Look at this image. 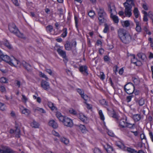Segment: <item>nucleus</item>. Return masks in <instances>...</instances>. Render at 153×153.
<instances>
[{"label":"nucleus","mask_w":153,"mask_h":153,"mask_svg":"<svg viewBox=\"0 0 153 153\" xmlns=\"http://www.w3.org/2000/svg\"><path fill=\"white\" fill-rule=\"evenodd\" d=\"M74 20L75 21V26L78 31L79 30L78 27V19L77 17L76 16H74Z\"/></svg>","instance_id":"nucleus-42"},{"label":"nucleus","mask_w":153,"mask_h":153,"mask_svg":"<svg viewBox=\"0 0 153 153\" xmlns=\"http://www.w3.org/2000/svg\"><path fill=\"white\" fill-rule=\"evenodd\" d=\"M22 113L23 114L27 113L29 114L30 113V111L27 108H25L22 111Z\"/></svg>","instance_id":"nucleus-44"},{"label":"nucleus","mask_w":153,"mask_h":153,"mask_svg":"<svg viewBox=\"0 0 153 153\" xmlns=\"http://www.w3.org/2000/svg\"><path fill=\"white\" fill-rule=\"evenodd\" d=\"M98 14L99 25H100L102 24L105 23L107 21V14L103 7H99L98 11Z\"/></svg>","instance_id":"nucleus-3"},{"label":"nucleus","mask_w":153,"mask_h":153,"mask_svg":"<svg viewBox=\"0 0 153 153\" xmlns=\"http://www.w3.org/2000/svg\"><path fill=\"white\" fill-rule=\"evenodd\" d=\"M60 140L61 142L65 144H67L69 142L68 140L64 137H61Z\"/></svg>","instance_id":"nucleus-37"},{"label":"nucleus","mask_w":153,"mask_h":153,"mask_svg":"<svg viewBox=\"0 0 153 153\" xmlns=\"http://www.w3.org/2000/svg\"><path fill=\"white\" fill-rule=\"evenodd\" d=\"M132 10H125L124 13L126 16L130 17L132 15Z\"/></svg>","instance_id":"nucleus-26"},{"label":"nucleus","mask_w":153,"mask_h":153,"mask_svg":"<svg viewBox=\"0 0 153 153\" xmlns=\"http://www.w3.org/2000/svg\"><path fill=\"white\" fill-rule=\"evenodd\" d=\"M135 87L134 85L131 82L128 83L124 87V91L128 94H133L134 91Z\"/></svg>","instance_id":"nucleus-4"},{"label":"nucleus","mask_w":153,"mask_h":153,"mask_svg":"<svg viewBox=\"0 0 153 153\" xmlns=\"http://www.w3.org/2000/svg\"><path fill=\"white\" fill-rule=\"evenodd\" d=\"M52 133L55 136L58 137H60V135L59 134L58 132H56L55 131H53Z\"/></svg>","instance_id":"nucleus-63"},{"label":"nucleus","mask_w":153,"mask_h":153,"mask_svg":"<svg viewBox=\"0 0 153 153\" xmlns=\"http://www.w3.org/2000/svg\"><path fill=\"white\" fill-rule=\"evenodd\" d=\"M135 101L136 103H137L140 106H142L144 104V100L142 98H138L137 97H135Z\"/></svg>","instance_id":"nucleus-16"},{"label":"nucleus","mask_w":153,"mask_h":153,"mask_svg":"<svg viewBox=\"0 0 153 153\" xmlns=\"http://www.w3.org/2000/svg\"><path fill=\"white\" fill-rule=\"evenodd\" d=\"M134 15L136 18H137L139 17V11L137 7H135L133 10Z\"/></svg>","instance_id":"nucleus-29"},{"label":"nucleus","mask_w":153,"mask_h":153,"mask_svg":"<svg viewBox=\"0 0 153 153\" xmlns=\"http://www.w3.org/2000/svg\"><path fill=\"white\" fill-rule=\"evenodd\" d=\"M133 58L131 59V62L135 64L136 66H140L142 65V62L141 61L138 60L135 57L134 55H133Z\"/></svg>","instance_id":"nucleus-11"},{"label":"nucleus","mask_w":153,"mask_h":153,"mask_svg":"<svg viewBox=\"0 0 153 153\" xmlns=\"http://www.w3.org/2000/svg\"><path fill=\"white\" fill-rule=\"evenodd\" d=\"M72 46V45L71 46L70 42L68 41H66V43L64 45L65 49L67 51L71 50Z\"/></svg>","instance_id":"nucleus-21"},{"label":"nucleus","mask_w":153,"mask_h":153,"mask_svg":"<svg viewBox=\"0 0 153 153\" xmlns=\"http://www.w3.org/2000/svg\"><path fill=\"white\" fill-rule=\"evenodd\" d=\"M41 86L45 90H48L50 88L49 83L44 80H42L41 81Z\"/></svg>","instance_id":"nucleus-12"},{"label":"nucleus","mask_w":153,"mask_h":153,"mask_svg":"<svg viewBox=\"0 0 153 153\" xmlns=\"http://www.w3.org/2000/svg\"><path fill=\"white\" fill-rule=\"evenodd\" d=\"M104 60L105 62L110 61L111 59L107 55H105L103 57Z\"/></svg>","instance_id":"nucleus-49"},{"label":"nucleus","mask_w":153,"mask_h":153,"mask_svg":"<svg viewBox=\"0 0 153 153\" xmlns=\"http://www.w3.org/2000/svg\"><path fill=\"white\" fill-rule=\"evenodd\" d=\"M137 56L140 59H141L142 61H141L142 62V63L146 62L147 58L145 54L142 53H138L137 54Z\"/></svg>","instance_id":"nucleus-15"},{"label":"nucleus","mask_w":153,"mask_h":153,"mask_svg":"<svg viewBox=\"0 0 153 153\" xmlns=\"http://www.w3.org/2000/svg\"><path fill=\"white\" fill-rule=\"evenodd\" d=\"M48 105L52 111L56 107L54 106L53 103L51 102H48Z\"/></svg>","instance_id":"nucleus-32"},{"label":"nucleus","mask_w":153,"mask_h":153,"mask_svg":"<svg viewBox=\"0 0 153 153\" xmlns=\"http://www.w3.org/2000/svg\"><path fill=\"white\" fill-rule=\"evenodd\" d=\"M36 110L39 111L40 112L43 113H46L45 111L42 108H38L36 109Z\"/></svg>","instance_id":"nucleus-55"},{"label":"nucleus","mask_w":153,"mask_h":153,"mask_svg":"<svg viewBox=\"0 0 153 153\" xmlns=\"http://www.w3.org/2000/svg\"><path fill=\"white\" fill-rule=\"evenodd\" d=\"M124 25L126 27H128L130 26V23L128 20H126L124 22Z\"/></svg>","instance_id":"nucleus-52"},{"label":"nucleus","mask_w":153,"mask_h":153,"mask_svg":"<svg viewBox=\"0 0 153 153\" xmlns=\"http://www.w3.org/2000/svg\"><path fill=\"white\" fill-rule=\"evenodd\" d=\"M8 29L11 33L15 35L18 37L22 38H25L23 34L19 31L18 28L14 23H12L9 24Z\"/></svg>","instance_id":"nucleus-2"},{"label":"nucleus","mask_w":153,"mask_h":153,"mask_svg":"<svg viewBox=\"0 0 153 153\" xmlns=\"http://www.w3.org/2000/svg\"><path fill=\"white\" fill-rule=\"evenodd\" d=\"M72 46L74 47V49L73 50H72L73 53L75 55H76L77 53V52L76 50V42L75 41H74L72 44Z\"/></svg>","instance_id":"nucleus-25"},{"label":"nucleus","mask_w":153,"mask_h":153,"mask_svg":"<svg viewBox=\"0 0 153 153\" xmlns=\"http://www.w3.org/2000/svg\"><path fill=\"white\" fill-rule=\"evenodd\" d=\"M77 92L81 95V96L84 94V91L81 89L79 88L77 89Z\"/></svg>","instance_id":"nucleus-56"},{"label":"nucleus","mask_w":153,"mask_h":153,"mask_svg":"<svg viewBox=\"0 0 153 153\" xmlns=\"http://www.w3.org/2000/svg\"><path fill=\"white\" fill-rule=\"evenodd\" d=\"M39 75L40 77L45 78L46 80H48V78L44 74L42 73L41 72H39Z\"/></svg>","instance_id":"nucleus-39"},{"label":"nucleus","mask_w":153,"mask_h":153,"mask_svg":"<svg viewBox=\"0 0 153 153\" xmlns=\"http://www.w3.org/2000/svg\"><path fill=\"white\" fill-rule=\"evenodd\" d=\"M118 36L122 42L125 44L129 43L132 41H134V39L132 38L128 32L123 28H120L117 31Z\"/></svg>","instance_id":"nucleus-1"},{"label":"nucleus","mask_w":153,"mask_h":153,"mask_svg":"<svg viewBox=\"0 0 153 153\" xmlns=\"http://www.w3.org/2000/svg\"><path fill=\"white\" fill-rule=\"evenodd\" d=\"M59 12V15L60 17H61V16L63 15V9L62 8H59L57 10Z\"/></svg>","instance_id":"nucleus-50"},{"label":"nucleus","mask_w":153,"mask_h":153,"mask_svg":"<svg viewBox=\"0 0 153 153\" xmlns=\"http://www.w3.org/2000/svg\"><path fill=\"white\" fill-rule=\"evenodd\" d=\"M79 129L82 133H85L87 131V130L84 125H80L79 126Z\"/></svg>","instance_id":"nucleus-23"},{"label":"nucleus","mask_w":153,"mask_h":153,"mask_svg":"<svg viewBox=\"0 0 153 153\" xmlns=\"http://www.w3.org/2000/svg\"><path fill=\"white\" fill-rule=\"evenodd\" d=\"M50 75H53V72L52 70L50 69H46L45 70Z\"/></svg>","instance_id":"nucleus-57"},{"label":"nucleus","mask_w":153,"mask_h":153,"mask_svg":"<svg viewBox=\"0 0 153 153\" xmlns=\"http://www.w3.org/2000/svg\"><path fill=\"white\" fill-rule=\"evenodd\" d=\"M149 135L150 136V138L151 139L152 141L153 142V135L152 132L151 131H149Z\"/></svg>","instance_id":"nucleus-64"},{"label":"nucleus","mask_w":153,"mask_h":153,"mask_svg":"<svg viewBox=\"0 0 153 153\" xmlns=\"http://www.w3.org/2000/svg\"><path fill=\"white\" fill-rule=\"evenodd\" d=\"M99 114L100 115V119L103 121L104 119H105V118H104V116L103 114V113L102 112V111L101 110H100L99 111Z\"/></svg>","instance_id":"nucleus-41"},{"label":"nucleus","mask_w":153,"mask_h":153,"mask_svg":"<svg viewBox=\"0 0 153 153\" xmlns=\"http://www.w3.org/2000/svg\"><path fill=\"white\" fill-rule=\"evenodd\" d=\"M79 119L83 122L85 123H86L87 121V118L84 115H80L79 116Z\"/></svg>","instance_id":"nucleus-33"},{"label":"nucleus","mask_w":153,"mask_h":153,"mask_svg":"<svg viewBox=\"0 0 153 153\" xmlns=\"http://www.w3.org/2000/svg\"><path fill=\"white\" fill-rule=\"evenodd\" d=\"M81 97L85 101L88 100V96L86 95H85L84 94L82 95Z\"/></svg>","instance_id":"nucleus-62"},{"label":"nucleus","mask_w":153,"mask_h":153,"mask_svg":"<svg viewBox=\"0 0 153 153\" xmlns=\"http://www.w3.org/2000/svg\"><path fill=\"white\" fill-rule=\"evenodd\" d=\"M95 14V12L92 10H91L88 13V16L91 18H94V16Z\"/></svg>","instance_id":"nucleus-40"},{"label":"nucleus","mask_w":153,"mask_h":153,"mask_svg":"<svg viewBox=\"0 0 153 153\" xmlns=\"http://www.w3.org/2000/svg\"><path fill=\"white\" fill-rule=\"evenodd\" d=\"M20 125V123L19 122H15V128H20L19 126Z\"/></svg>","instance_id":"nucleus-61"},{"label":"nucleus","mask_w":153,"mask_h":153,"mask_svg":"<svg viewBox=\"0 0 153 153\" xmlns=\"http://www.w3.org/2000/svg\"><path fill=\"white\" fill-rule=\"evenodd\" d=\"M79 70L80 72L84 75L87 76L88 75V67L86 65L80 66Z\"/></svg>","instance_id":"nucleus-9"},{"label":"nucleus","mask_w":153,"mask_h":153,"mask_svg":"<svg viewBox=\"0 0 153 153\" xmlns=\"http://www.w3.org/2000/svg\"><path fill=\"white\" fill-rule=\"evenodd\" d=\"M105 28L103 30V32L104 33H106L107 31L109 30V28L106 23H105L104 24Z\"/></svg>","instance_id":"nucleus-45"},{"label":"nucleus","mask_w":153,"mask_h":153,"mask_svg":"<svg viewBox=\"0 0 153 153\" xmlns=\"http://www.w3.org/2000/svg\"><path fill=\"white\" fill-rule=\"evenodd\" d=\"M0 55L1 61L3 60L8 63L9 65L12 66H15L12 60L10 59L9 56L7 55H4L3 53Z\"/></svg>","instance_id":"nucleus-5"},{"label":"nucleus","mask_w":153,"mask_h":153,"mask_svg":"<svg viewBox=\"0 0 153 153\" xmlns=\"http://www.w3.org/2000/svg\"><path fill=\"white\" fill-rule=\"evenodd\" d=\"M94 153H101V150L98 148H95L94 150Z\"/></svg>","instance_id":"nucleus-53"},{"label":"nucleus","mask_w":153,"mask_h":153,"mask_svg":"<svg viewBox=\"0 0 153 153\" xmlns=\"http://www.w3.org/2000/svg\"><path fill=\"white\" fill-rule=\"evenodd\" d=\"M47 31L48 33H51L53 29V26L51 25L47 26L46 28Z\"/></svg>","instance_id":"nucleus-31"},{"label":"nucleus","mask_w":153,"mask_h":153,"mask_svg":"<svg viewBox=\"0 0 153 153\" xmlns=\"http://www.w3.org/2000/svg\"><path fill=\"white\" fill-rule=\"evenodd\" d=\"M148 16L151 19H153L152 17L153 16V14L151 11H149Z\"/></svg>","instance_id":"nucleus-59"},{"label":"nucleus","mask_w":153,"mask_h":153,"mask_svg":"<svg viewBox=\"0 0 153 153\" xmlns=\"http://www.w3.org/2000/svg\"><path fill=\"white\" fill-rule=\"evenodd\" d=\"M136 30L138 32H140L141 31V24L139 23V22H136Z\"/></svg>","instance_id":"nucleus-27"},{"label":"nucleus","mask_w":153,"mask_h":153,"mask_svg":"<svg viewBox=\"0 0 153 153\" xmlns=\"http://www.w3.org/2000/svg\"><path fill=\"white\" fill-rule=\"evenodd\" d=\"M127 3H124L123 5L125 7V10H131L132 6L131 4H126Z\"/></svg>","instance_id":"nucleus-35"},{"label":"nucleus","mask_w":153,"mask_h":153,"mask_svg":"<svg viewBox=\"0 0 153 153\" xmlns=\"http://www.w3.org/2000/svg\"><path fill=\"white\" fill-rule=\"evenodd\" d=\"M0 81L1 83H7V78L4 77L1 78L0 79Z\"/></svg>","instance_id":"nucleus-47"},{"label":"nucleus","mask_w":153,"mask_h":153,"mask_svg":"<svg viewBox=\"0 0 153 153\" xmlns=\"http://www.w3.org/2000/svg\"><path fill=\"white\" fill-rule=\"evenodd\" d=\"M63 123L65 126L69 127H72L73 125L72 120L67 117L65 118Z\"/></svg>","instance_id":"nucleus-10"},{"label":"nucleus","mask_w":153,"mask_h":153,"mask_svg":"<svg viewBox=\"0 0 153 153\" xmlns=\"http://www.w3.org/2000/svg\"><path fill=\"white\" fill-rule=\"evenodd\" d=\"M13 3L16 6H19V4L18 2V0H11Z\"/></svg>","instance_id":"nucleus-58"},{"label":"nucleus","mask_w":153,"mask_h":153,"mask_svg":"<svg viewBox=\"0 0 153 153\" xmlns=\"http://www.w3.org/2000/svg\"><path fill=\"white\" fill-rule=\"evenodd\" d=\"M16 136L17 137H20L21 131L20 128H16V129L14 130Z\"/></svg>","instance_id":"nucleus-34"},{"label":"nucleus","mask_w":153,"mask_h":153,"mask_svg":"<svg viewBox=\"0 0 153 153\" xmlns=\"http://www.w3.org/2000/svg\"><path fill=\"white\" fill-rule=\"evenodd\" d=\"M117 146L122 149H123L124 150H126V147L123 144H122L121 145L117 144Z\"/></svg>","instance_id":"nucleus-54"},{"label":"nucleus","mask_w":153,"mask_h":153,"mask_svg":"<svg viewBox=\"0 0 153 153\" xmlns=\"http://www.w3.org/2000/svg\"><path fill=\"white\" fill-rule=\"evenodd\" d=\"M49 125L52 127L53 128H56L58 126L57 124L54 120L50 121L49 122Z\"/></svg>","instance_id":"nucleus-19"},{"label":"nucleus","mask_w":153,"mask_h":153,"mask_svg":"<svg viewBox=\"0 0 153 153\" xmlns=\"http://www.w3.org/2000/svg\"><path fill=\"white\" fill-rule=\"evenodd\" d=\"M140 138L141 140H142L143 139H145L146 140V143H147V141L146 140V137L144 134H141L140 135Z\"/></svg>","instance_id":"nucleus-60"},{"label":"nucleus","mask_w":153,"mask_h":153,"mask_svg":"<svg viewBox=\"0 0 153 153\" xmlns=\"http://www.w3.org/2000/svg\"><path fill=\"white\" fill-rule=\"evenodd\" d=\"M62 30L63 31V32L61 35V36L64 38L67 36L68 33L67 28H65L63 29Z\"/></svg>","instance_id":"nucleus-36"},{"label":"nucleus","mask_w":153,"mask_h":153,"mask_svg":"<svg viewBox=\"0 0 153 153\" xmlns=\"http://www.w3.org/2000/svg\"><path fill=\"white\" fill-rule=\"evenodd\" d=\"M126 150L129 153H145L142 150H139L138 151H137L134 149L130 147H126Z\"/></svg>","instance_id":"nucleus-14"},{"label":"nucleus","mask_w":153,"mask_h":153,"mask_svg":"<svg viewBox=\"0 0 153 153\" xmlns=\"http://www.w3.org/2000/svg\"><path fill=\"white\" fill-rule=\"evenodd\" d=\"M21 65L23 66L28 72L30 74L32 73L33 68L30 64L25 61H23L22 62Z\"/></svg>","instance_id":"nucleus-6"},{"label":"nucleus","mask_w":153,"mask_h":153,"mask_svg":"<svg viewBox=\"0 0 153 153\" xmlns=\"http://www.w3.org/2000/svg\"><path fill=\"white\" fill-rule=\"evenodd\" d=\"M126 121V119L120 120L119 121V126L122 128H126L125 126L127 123Z\"/></svg>","instance_id":"nucleus-20"},{"label":"nucleus","mask_w":153,"mask_h":153,"mask_svg":"<svg viewBox=\"0 0 153 153\" xmlns=\"http://www.w3.org/2000/svg\"><path fill=\"white\" fill-rule=\"evenodd\" d=\"M133 97V96L132 95L127 96L126 98V101L128 102H130L131 101L132 98Z\"/></svg>","instance_id":"nucleus-51"},{"label":"nucleus","mask_w":153,"mask_h":153,"mask_svg":"<svg viewBox=\"0 0 153 153\" xmlns=\"http://www.w3.org/2000/svg\"><path fill=\"white\" fill-rule=\"evenodd\" d=\"M4 45L8 49H11L12 48L11 45L7 40H6L4 43Z\"/></svg>","instance_id":"nucleus-38"},{"label":"nucleus","mask_w":153,"mask_h":153,"mask_svg":"<svg viewBox=\"0 0 153 153\" xmlns=\"http://www.w3.org/2000/svg\"><path fill=\"white\" fill-rule=\"evenodd\" d=\"M56 116L59 119V120L62 122V123L66 117L62 115L59 112H56Z\"/></svg>","instance_id":"nucleus-18"},{"label":"nucleus","mask_w":153,"mask_h":153,"mask_svg":"<svg viewBox=\"0 0 153 153\" xmlns=\"http://www.w3.org/2000/svg\"><path fill=\"white\" fill-rule=\"evenodd\" d=\"M108 114L110 116L115 119L117 121L119 120V116L114 109H112V111L108 113Z\"/></svg>","instance_id":"nucleus-13"},{"label":"nucleus","mask_w":153,"mask_h":153,"mask_svg":"<svg viewBox=\"0 0 153 153\" xmlns=\"http://www.w3.org/2000/svg\"><path fill=\"white\" fill-rule=\"evenodd\" d=\"M31 126L33 127L38 128L39 127V125L37 122H36L35 120H33V122L31 124Z\"/></svg>","instance_id":"nucleus-30"},{"label":"nucleus","mask_w":153,"mask_h":153,"mask_svg":"<svg viewBox=\"0 0 153 153\" xmlns=\"http://www.w3.org/2000/svg\"><path fill=\"white\" fill-rule=\"evenodd\" d=\"M100 102L101 104L107 106L108 105V103L104 99L100 100Z\"/></svg>","instance_id":"nucleus-48"},{"label":"nucleus","mask_w":153,"mask_h":153,"mask_svg":"<svg viewBox=\"0 0 153 153\" xmlns=\"http://www.w3.org/2000/svg\"><path fill=\"white\" fill-rule=\"evenodd\" d=\"M57 51L58 54L65 59L63 60L64 62L65 63H66L68 61V59L66 56V52L59 48L57 50Z\"/></svg>","instance_id":"nucleus-7"},{"label":"nucleus","mask_w":153,"mask_h":153,"mask_svg":"<svg viewBox=\"0 0 153 153\" xmlns=\"http://www.w3.org/2000/svg\"><path fill=\"white\" fill-rule=\"evenodd\" d=\"M1 147L2 149V153H15V151L7 146L1 145Z\"/></svg>","instance_id":"nucleus-8"},{"label":"nucleus","mask_w":153,"mask_h":153,"mask_svg":"<svg viewBox=\"0 0 153 153\" xmlns=\"http://www.w3.org/2000/svg\"><path fill=\"white\" fill-rule=\"evenodd\" d=\"M108 11L110 12L111 14L113 13H112V10L114 11H116V8L114 5H113L111 7L110 4H108Z\"/></svg>","instance_id":"nucleus-28"},{"label":"nucleus","mask_w":153,"mask_h":153,"mask_svg":"<svg viewBox=\"0 0 153 153\" xmlns=\"http://www.w3.org/2000/svg\"><path fill=\"white\" fill-rule=\"evenodd\" d=\"M69 112L70 113L73 115H76L77 114L76 111L72 108L70 109V110H69Z\"/></svg>","instance_id":"nucleus-43"},{"label":"nucleus","mask_w":153,"mask_h":153,"mask_svg":"<svg viewBox=\"0 0 153 153\" xmlns=\"http://www.w3.org/2000/svg\"><path fill=\"white\" fill-rule=\"evenodd\" d=\"M134 125V124H131L128 123L127 122L126 125L125 126L126 127H128L130 128H132L133 127V126Z\"/></svg>","instance_id":"nucleus-46"},{"label":"nucleus","mask_w":153,"mask_h":153,"mask_svg":"<svg viewBox=\"0 0 153 153\" xmlns=\"http://www.w3.org/2000/svg\"><path fill=\"white\" fill-rule=\"evenodd\" d=\"M132 118L135 122H137L141 119V116L140 114H135L132 115Z\"/></svg>","instance_id":"nucleus-22"},{"label":"nucleus","mask_w":153,"mask_h":153,"mask_svg":"<svg viewBox=\"0 0 153 153\" xmlns=\"http://www.w3.org/2000/svg\"><path fill=\"white\" fill-rule=\"evenodd\" d=\"M110 17L113 19L114 22L115 23H117L119 22V19L117 16L114 15L113 13L110 15Z\"/></svg>","instance_id":"nucleus-24"},{"label":"nucleus","mask_w":153,"mask_h":153,"mask_svg":"<svg viewBox=\"0 0 153 153\" xmlns=\"http://www.w3.org/2000/svg\"><path fill=\"white\" fill-rule=\"evenodd\" d=\"M106 146L107 147H106L104 146V147L108 153H114L115 152L112 146H111L108 144H107Z\"/></svg>","instance_id":"nucleus-17"}]
</instances>
